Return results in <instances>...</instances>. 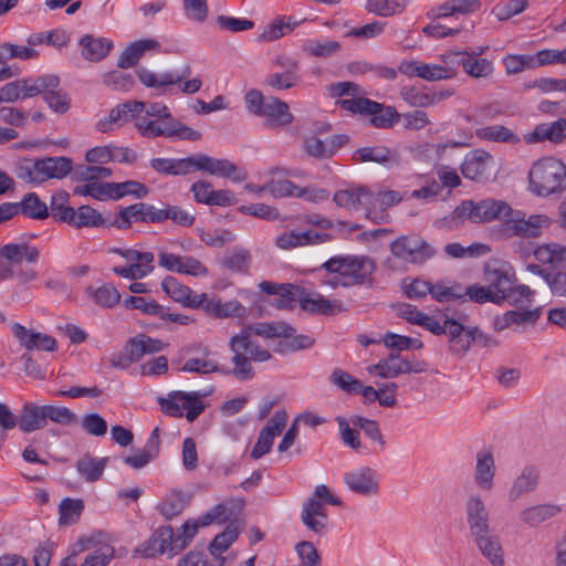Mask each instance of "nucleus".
Returning <instances> with one entry per match:
<instances>
[{
  "label": "nucleus",
  "mask_w": 566,
  "mask_h": 566,
  "mask_svg": "<svg viewBox=\"0 0 566 566\" xmlns=\"http://www.w3.org/2000/svg\"><path fill=\"white\" fill-rule=\"evenodd\" d=\"M113 200H118L125 196H134L143 199L148 195V188L136 180H127L124 182H112Z\"/></svg>",
  "instance_id": "052dcab7"
},
{
  "label": "nucleus",
  "mask_w": 566,
  "mask_h": 566,
  "mask_svg": "<svg viewBox=\"0 0 566 566\" xmlns=\"http://www.w3.org/2000/svg\"><path fill=\"white\" fill-rule=\"evenodd\" d=\"M344 483L359 495L371 496L378 492L379 481L375 470L360 467L344 474Z\"/></svg>",
  "instance_id": "6ab92c4d"
},
{
  "label": "nucleus",
  "mask_w": 566,
  "mask_h": 566,
  "mask_svg": "<svg viewBox=\"0 0 566 566\" xmlns=\"http://www.w3.org/2000/svg\"><path fill=\"white\" fill-rule=\"evenodd\" d=\"M301 306L306 312L324 315H333L344 311L339 301L324 298L321 294L304 297L301 301Z\"/></svg>",
  "instance_id": "37998d69"
},
{
  "label": "nucleus",
  "mask_w": 566,
  "mask_h": 566,
  "mask_svg": "<svg viewBox=\"0 0 566 566\" xmlns=\"http://www.w3.org/2000/svg\"><path fill=\"white\" fill-rule=\"evenodd\" d=\"M67 199L69 195L66 192L52 196L50 208L53 219L67 223L76 229L106 226V220L99 211L88 205H83L74 209L67 205Z\"/></svg>",
  "instance_id": "6e6552de"
},
{
  "label": "nucleus",
  "mask_w": 566,
  "mask_h": 566,
  "mask_svg": "<svg viewBox=\"0 0 566 566\" xmlns=\"http://www.w3.org/2000/svg\"><path fill=\"white\" fill-rule=\"evenodd\" d=\"M467 54L465 51H453L441 55L440 65L447 80L454 77L460 66L464 70Z\"/></svg>",
  "instance_id": "0e129e2a"
},
{
  "label": "nucleus",
  "mask_w": 566,
  "mask_h": 566,
  "mask_svg": "<svg viewBox=\"0 0 566 566\" xmlns=\"http://www.w3.org/2000/svg\"><path fill=\"white\" fill-rule=\"evenodd\" d=\"M124 306L126 308L139 310L142 313L151 316H163L164 306L158 304L156 301L147 300L143 296H128L124 300Z\"/></svg>",
  "instance_id": "69168bd1"
},
{
  "label": "nucleus",
  "mask_w": 566,
  "mask_h": 566,
  "mask_svg": "<svg viewBox=\"0 0 566 566\" xmlns=\"http://www.w3.org/2000/svg\"><path fill=\"white\" fill-rule=\"evenodd\" d=\"M464 513L470 537L493 530L489 510L479 493H473L467 497Z\"/></svg>",
  "instance_id": "9b49d317"
},
{
  "label": "nucleus",
  "mask_w": 566,
  "mask_h": 566,
  "mask_svg": "<svg viewBox=\"0 0 566 566\" xmlns=\"http://www.w3.org/2000/svg\"><path fill=\"white\" fill-rule=\"evenodd\" d=\"M534 255L544 264H558L566 260V248L559 243H546L536 248Z\"/></svg>",
  "instance_id": "4d7b16f0"
},
{
  "label": "nucleus",
  "mask_w": 566,
  "mask_h": 566,
  "mask_svg": "<svg viewBox=\"0 0 566 566\" xmlns=\"http://www.w3.org/2000/svg\"><path fill=\"white\" fill-rule=\"evenodd\" d=\"M24 98L43 94L46 90L59 87L60 80L56 75H43L39 77H29L18 80Z\"/></svg>",
  "instance_id": "79ce46f5"
},
{
  "label": "nucleus",
  "mask_w": 566,
  "mask_h": 566,
  "mask_svg": "<svg viewBox=\"0 0 566 566\" xmlns=\"http://www.w3.org/2000/svg\"><path fill=\"white\" fill-rule=\"evenodd\" d=\"M336 104L352 115H359L363 117H369V115L373 114V111L378 107V102L360 95L338 99Z\"/></svg>",
  "instance_id": "09e8293b"
},
{
  "label": "nucleus",
  "mask_w": 566,
  "mask_h": 566,
  "mask_svg": "<svg viewBox=\"0 0 566 566\" xmlns=\"http://www.w3.org/2000/svg\"><path fill=\"white\" fill-rule=\"evenodd\" d=\"M200 308L217 318L243 317L245 315V307L239 301L232 300L223 303L220 300L208 298L207 294Z\"/></svg>",
  "instance_id": "4c0bfd02"
},
{
  "label": "nucleus",
  "mask_w": 566,
  "mask_h": 566,
  "mask_svg": "<svg viewBox=\"0 0 566 566\" xmlns=\"http://www.w3.org/2000/svg\"><path fill=\"white\" fill-rule=\"evenodd\" d=\"M107 459H96L90 454H84L76 462L78 474L87 482L98 481L106 468Z\"/></svg>",
  "instance_id": "a18cd8bd"
},
{
  "label": "nucleus",
  "mask_w": 566,
  "mask_h": 566,
  "mask_svg": "<svg viewBox=\"0 0 566 566\" xmlns=\"http://www.w3.org/2000/svg\"><path fill=\"white\" fill-rule=\"evenodd\" d=\"M506 224L507 230L515 235L537 238L545 229L551 227L552 220L543 213L531 214L528 218H525L521 211L513 210V217L507 218Z\"/></svg>",
  "instance_id": "f8f14e48"
},
{
  "label": "nucleus",
  "mask_w": 566,
  "mask_h": 566,
  "mask_svg": "<svg viewBox=\"0 0 566 566\" xmlns=\"http://www.w3.org/2000/svg\"><path fill=\"white\" fill-rule=\"evenodd\" d=\"M391 254L410 264H423L436 254V250L421 237L401 235L389 245Z\"/></svg>",
  "instance_id": "9d476101"
},
{
  "label": "nucleus",
  "mask_w": 566,
  "mask_h": 566,
  "mask_svg": "<svg viewBox=\"0 0 566 566\" xmlns=\"http://www.w3.org/2000/svg\"><path fill=\"white\" fill-rule=\"evenodd\" d=\"M482 7L480 0H447L432 6L427 15L432 19H447L454 15H469L478 12Z\"/></svg>",
  "instance_id": "4be33fe9"
},
{
  "label": "nucleus",
  "mask_w": 566,
  "mask_h": 566,
  "mask_svg": "<svg viewBox=\"0 0 566 566\" xmlns=\"http://www.w3.org/2000/svg\"><path fill=\"white\" fill-rule=\"evenodd\" d=\"M339 50L340 43L328 39H308L302 45V51L313 57H329Z\"/></svg>",
  "instance_id": "8fccbe9b"
},
{
  "label": "nucleus",
  "mask_w": 566,
  "mask_h": 566,
  "mask_svg": "<svg viewBox=\"0 0 566 566\" xmlns=\"http://www.w3.org/2000/svg\"><path fill=\"white\" fill-rule=\"evenodd\" d=\"M129 360H139L146 354L158 353L164 349L165 344L159 339L146 335H138L129 340Z\"/></svg>",
  "instance_id": "de8ad7c7"
},
{
  "label": "nucleus",
  "mask_w": 566,
  "mask_h": 566,
  "mask_svg": "<svg viewBox=\"0 0 566 566\" xmlns=\"http://www.w3.org/2000/svg\"><path fill=\"white\" fill-rule=\"evenodd\" d=\"M399 72L408 76H418L424 81L436 82L447 80L440 63H422L420 61H405L399 65Z\"/></svg>",
  "instance_id": "f704fd0d"
},
{
  "label": "nucleus",
  "mask_w": 566,
  "mask_h": 566,
  "mask_svg": "<svg viewBox=\"0 0 566 566\" xmlns=\"http://www.w3.org/2000/svg\"><path fill=\"white\" fill-rule=\"evenodd\" d=\"M322 269L332 275L323 279L322 283L336 289L364 284L375 272L376 265L369 256L337 255L324 262Z\"/></svg>",
  "instance_id": "20e7f679"
},
{
  "label": "nucleus",
  "mask_w": 566,
  "mask_h": 566,
  "mask_svg": "<svg viewBox=\"0 0 566 566\" xmlns=\"http://www.w3.org/2000/svg\"><path fill=\"white\" fill-rule=\"evenodd\" d=\"M259 289L269 295H279L280 298L277 300L276 306L279 308H286L291 307L292 302L294 301L293 297V290L294 286L292 284H276L274 282L270 281H262L259 284Z\"/></svg>",
  "instance_id": "864d4df0"
},
{
  "label": "nucleus",
  "mask_w": 566,
  "mask_h": 566,
  "mask_svg": "<svg viewBox=\"0 0 566 566\" xmlns=\"http://www.w3.org/2000/svg\"><path fill=\"white\" fill-rule=\"evenodd\" d=\"M562 512V507L554 503H541L526 506L518 513L523 525L535 528L541 524L556 517Z\"/></svg>",
  "instance_id": "bb28decb"
},
{
  "label": "nucleus",
  "mask_w": 566,
  "mask_h": 566,
  "mask_svg": "<svg viewBox=\"0 0 566 566\" xmlns=\"http://www.w3.org/2000/svg\"><path fill=\"white\" fill-rule=\"evenodd\" d=\"M84 510V502L81 499L65 497L59 504V523L60 525L75 524Z\"/></svg>",
  "instance_id": "3c124183"
},
{
  "label": "nucleus",
  "mask_w": 566,
  "mask_h": 566,
  "mask_svg": "<svg viewBox=\"0 0 566 566\" xmlns=\"http://www.w3.org/2000/svg\"><path fill=\"white\" fill-rule=\"evenodd\" d=\"M301 521L304 526L317 535H324L328 526L326 507L315 500H305L302 504Z\"/></svg>",
  "instance_id": "5701e85b"
},
{
  "label": "nucleus",
  "mask_w": 566,
  "mask_h": 566,
  "mask_svg": "<svg viewBox=\"0 0 566 566\" xmlns=\"http://www.w3.org/2000/svg\"><path fill=\"white\" fill-rule=\"evenodd\" d=\"M144 107V102L129 101L123 103L111 111L108 123L99 122L97 127L99 130L105 132L108 128L111 129L112 125L119 126L122 123H126L130 119H135V122H137V117L143 114Z\"/></svg>",
  "instance_id": "473e14b6"
},
{
  "label": "nucleus",
  "mask_w": 566,
  "mask_h": 566,
  "mask_svg": "<svg viewBox=\"0 0 566 566\" xmlns=\"http://www.w3.org/2000/svg\"><path fill=\"white\" fill-rule=\"evenodd\" d=\"M18 206V213L21 212L32 219H45L49 216L48 206L41 201L36 193H28Z\"/></svg>",
  "instance_id": "6e6d98bb"
},
{
  "label": "nucleus",
  "mask_w": 566,
  "mask_h": 566,
  "mask_svg": "<svg viewBox=\"0 0 566 566\" xmlns=\"http://www.w3.org/2000/svg\"><path fill=\"white\" fill-rule=\"evenodd\" d=\"M503 64L507 74H517L526 69L536 67L535 55L509 54L503 57Z\"/></svg>",
  "instance_id": "338daca9"
},
{
  "label": "nucleus",
  "mask_w": 566,
  "mask_h": 566,
  "mask_svg": "<svg viewBox=\"0 0 566 566\" xmlns=\"http://www.w3.org/2000/svg\"><path fill=\"white\" fill-rule=\"evenodd\" d=\"M463 71L471 77L484 78L493 73L494 66L489 59H478L473 54L468 53Z\"/></svg>",
  "instance_id": "bf43d9fd"
},
{
  "label": "nucleus",
  "mask_w": 566,
  "mask_h": 566,
  "mask_svg": "<svg viewBox=\"0 0 566 566\" xmlns=\"http://www.w3.org/2000/svg\"><path fill=\"white\" fill-rule=\"evenodd\" d=\"M73 170L72 160L67 157H49L35 161V180L62 179Z\"/></svg>",
  "instance_id": "a878e982"
},
{
  "label": "nucleus",
  "mask_w": 566,
  "mask_h": 566,
  "mask_svg": "<svg viewBox=\"0 0 566 566\" xmlns=\"http://www.w3.org/2000/svg\"><path fill=\"white\" fill-rule=\"evenodd\" d=\"M426 364L420 361L411 363L397 354H389L386 359L367 367L369 374L378 375L381 378H396L402 374L422 373Z\"/></svg>",
  "instance_id": "ddd939ff"
},
{
  "label": "nucleus",
  "mask_w": 566,
  "mask_h": 566,
  "mask_svg": "<svg viewBox=\"0 0 566 566\" xmlns=\"http://www.w3.org/2000/svg\"><path fill=\"white\" fill-rule=\"evenodd\" d=\"M150 205L138 202L123 208L115 216L114 220L108 224L119 230H126L132 227L133 222H149Z\"/></svg>",
  "instance_id": "2f4dec72"
},
{
  "label": "nucleus",
  "mask_w": 566,
  "mask_h": 566,
  "mask_svg": "<svg viewBox=\"0 0 566 566\" xmlns=\"http://www.w3.org/2000/svg\"><path fill=\"white\" fill-rule=\"evenodd\" d=\"M161 287L174 301L191 308H200L206 301V293L193 294L190 287L182 285L172 276L165 277Z\"/></svg>",
  "instance_id": "b1692460"
},
{
  "label": "nucleus",
  "mask_w": 566,
  "mask_h": 566,
  "mask_svg": "<svg viewBox=\"0 0 566 566\" xmlns=\"http://www.w3.org/2000/svg\"><path fill=\"white\" fill-rule=\"evenodd\" d=\"M327 234L312 230L282 232L275 238V245L281 250H292L300 247L317 244L326 241Z\"/></svg>",
  "instance_id": "c85d7f7f"
},
{
  "label": "nucleus",
  "mask_w": 566,
  "mask_h": 566,
  "mask_svg": "<svg viewBox=\"0 0 566 566\" xmlns=\"http://www.w3.org/2000/svg\"><path fill=\"white\" fill-rule=\"evenodd\" d=\"M205 395L197 391H171L167 397H159L158 403L164 413L170 417H186L193 422L205 410L206 406L201 398Z\"/></svg>",
  "instance_id": "1a4fd4ad"
},
{
  "label": "nucleus",
  "mask_w": 566,
  "mask_h": 566,
  "mask_svg": "<svg viewBox=\"0 0 566 566\" xmlns=\"http://www.w3.org/2000/svg\"><path fill=\"white\" fill-rule=\"evenodd\" d=\"M541 315L539 310H533V311H507L502 316L495 317L494 319V329L496 332H502L512 325H521L524 323H532L534 324Z\"/></svg>",
  "instance_id": "c03bdc74"
},
{
  "label": "nucleus",
  "mask_w": 566,
  "mask_h": 566,
  "mask_svg": "<svg viewBox=\"0 0 566 566\" xmlns=\"http://www.w3.org/2000/svg\"><path fill=\"white\" fill-rule=\"evenodd\" d=\"M286 421L287 413L285 410L275 412V415L268 421L266 426L260 431L258 441L251 451V458L260 459L270 452L274 438L285 428Z\"/></svg>",
  "instance_id": "a211bd4d"
},
{
  "label": "nucleus",
  "mask_w": 566,
  "mask_h": 566,
  "mask_svg": "<svg viewBox=\"0 0 566 566\" xmlns=\"http://www.w3.org/2000/svg\"><path fill=\"white\" fill-rule=\"evenodd\" d=\"M370 197L365 217L376 224L388 222L389 214L386 210L402 200V196L395 190L378 191L377 193L371 192Z\"/></svg>",
  "instance_id": "412c9836"
},
{
  "label": "nucleus",
  "mask_w": 566,
  "mask_h": 566,
  "mask_svg": "<svg viewBox=\"0 0 566 566\" xmlns=\"http://www.w3.org/2000/svg\"><path fill=\"white\" fill-rule=\"evenodd\" d=\"M19 429L29 433L46 427L45 406L25 402L19 415Z\"/></svg>",
  "instance_id": "72a5a7b5"
},
{
  "label": "nucleus",
  "mask_w": 566,
  "mask_h": 566,
  "mask_svg": "<svg viewBox=\"0 0 566 566\" xmlns=\"http://www.w3.org/2000/svg\"><path fill=\"white\" fill-rule=\"evenodd\" d=\"M480 554L492 566H504V548L500 535L493 530L471 537Z\"/></svg>",
  "instance_id": "aec40b11"
},
{
  "label": "nucleus",
  "mask_w": 566,
  "mask_h": 566,
  "mask_svg": "<svg viewBox=\"0 0 566 566\" xmlns=\"http://www.w3.org/2000/svg\"><path fill=\"white\" fill-rule=\"evenodd\" d=\"M150 167L159 174L186 176L201 171L217 177L229 178L234 182L244 181L248 174L228 159L213 158L205 154H196L185 158H155Z\"/></svg>",
  "instance_id": "f03ea898"
},
{
  "label": "nucleus",
  "mask_w": 566,
  "mask_h": 566,
  "mask_svg": "<svg viewBox=\"0 0 566 566\" xmlns=\"http://www.w3.org/2000/svg\"><path fill=\"white\" fill-rule=\"evenodd\" d=\"M357 161H373L377 164L394 165L398 164L399 156L396 150H391L382 144H375L358 149L355 153Z\"/></svg>",
  "instance_id": "e433bc0d"
},
{
  "label": "nucleus",
  "mask_w": 566,
  "mask_h": 566,
  "mask_svg": "<svg viewBox=\"0 0 566 566\" xmlns=\"http://www.w3.org/2000/svg\"><path fill=\"white\" fill-rule=\"evenodd\" d=\"M82 46V55L91 62H98L105 59L114 44L109 39L95 38L91 34H85L80 40Z\"/></svg>",
  "instance_id": "c9c22d12"
},
{
  "label": "nucleus",
  "mask_w": 566,
  "mask_h": 566,
  "mask_svg": "<svg viewBox=\"0 0 566 566\" xmlns=\"http://www.w3.org/2000/svg\"><path fill=\"white\" fill-rule=\"evenodd\" d=\"M12 333L28 350L42 349L54 352L57 348L56 340L50 335L31 332L19 323L12 325Z\"/></svg>",
  "instance_id": "cd10ccee"
},
{
  "label": "nucleus",
  "mask_w": 566,
  "mask_h": 566,
  "mask_svg": "<svg viewBox=\"0 0 566 566\" xmlns=\"http://www.w3.org/2000/svg\"><path fill=\"white\" fill-rule=\"evenodd\" d=\"M484 277L486 283L489 284L488 286L491 290H493V293L502 295L504 301V294L513 284L514 275L511 274L510 271L505 270L504 268L486 265L484 271Z\"/></svg>",
  "instance_id": "a19ab883"
},
{
  "label": "nucleus",
  "mask_w": 566,
  "mask_h": 566,
  "mask_svg": "<svg viewBox=\"0 0 566 566\" xmlns=\"http://www.w3.org/2000/svg\"><path fill=\"white\" fill-rule=\"evenodd\" d=\"M294 333L295 328L282 321L260 322L244 326L240 333L233 335L229 342V348L232 353L231 361L233 364L231 374L238 380H249L254 376L251 360L262 363L271 359V353L255 345L251 339V334L264 338H284L291 337Z\"/></svg>",
  "instance_id": "f257e3e1"
},
{
  "label": "nucleus",
  "mask_w": 566,
  "mask_h": 566,
  "mask_svg": "<svg viewBox=\"0 0 566 566\" xmlns=\"http://www.w3.org/2000/svg\"><path fill=\"white\" fill-rule=\"evenodd\" d=\"M143 114L137 117L135 127L140 136L147 139L178 138L182 140H198L202 138L201 132L186 126L172 116L168 106L161 102H144Z\"/></svg>",
  "instance_id": "7ed1b4c3"
},
{
  "label": "nucleus",
  "mask_w": 566,
  "mask_h": 566,
  "mask_svg": "<svg viewBox=\"0 0 566 566\" xmlns=\"http://www.w3.org/2000/svg\"><path fill=\"white\" fill-rule=\"evenodd\" d=\"M158 46L155 40H139L129 44L119 55L117 65L120 69H129L135 66L144 53L150 49Z\"/></svg>",
  "instance_id": "ea45409f"
},
{
  "label": "nucleus",
  "mask_w": 566,
  "mask_h": 566,
  "mask_svg": "<svg viewBox=\"0 0 566 566\" xmlns=\"http://www.w3.org/2000/svg\"><path fill=\"white\" fill-rule=\"evenodd\" d=\"M494 161L492 156L483 149H475L467 155L461 170L465 178L478 179L489 174Z\"/></svg>",
  "instance_id": "c756f323"
},
{
  "label": "nucleus",
  "mask_w": 566,
  "mask_h": 566,
  "mask_svg": "<svg viewBox=\"0 0 566 566\" xmlns=\"http://www.w3.org/2000/svg\"><path fill=\"white\" fill-rule=\"evenodd\" d=\"M528 178L531 190L537 196L562 192L566 189V166L556 158H543L534 163Z\"/></svg>",
  "instance_id": "0eeeda50"
},
{
  "label": "nucleus",
  "mask_w": 566,
  "mask_h": 566,
  "mask_svg": "<svg viewBox=\"0 0 566 566\" xmlns=\"http://www.w3.org/2000/svg\"><path fill=\"white\" fill-rule=\"evenodd\" d=\"M243 102L249 114L263 118L265 126L280 128L293 123L294 116L286 102L275 96H264L261 91L251 88L244 93Z\"/></svg>",
  "instance_id": "39448f33"
},
{
  "label": "nucleus",
  "mask_w": 566,
  "mask_h": 566,
  "mask_svg": "<svg viewBox=\"0 0 566 566\" xmlns=\"http://www.w3.org/2000/svg\"><path fill=\"white\" fill-rule=\"evenodd\" d=\"M38 258L39 250L27 243H9L0 248V259H4L12 266L20 264L23 260L34 263Z\"/></svg>",
  "instance_id": "58836bf2"
},
{
  "label": "nucleus",
  "mask_w": 566,
  "mask_h": 566,
  "mask_svg": "<svg viewBox=\"0 0 566 566\" xmlns=\"http://www.w3.org/2000/svg\"><path fill=\"white\" fill-rule=\"evenodd\" d=\"M113 252L124 258L128 264H137L148 272L154 271L153 262L155 256L151 252H139L133 249H114Z\"/></svg>",
  "instance_id": "e2e57ef3"
},
{
  "label": "nucleus",
  "mask_w": 566,
  "mask_h": 566,
  "mask_svg": "<svg viewBox=\"0 0 566 566\" xmlns=\"http://www.w3.org/2000/svg\"><path fill=\"white\" fill-rule=\"evenodd\" d=\"M191 74V69L186 66L181 72L154 73L145 67L137 70L138 80L146 86L156 90H165L168 86L179 84Z\"/></svg>",
  "instance_id": "393cba45"
},
{
  "label": "nucleus",
  "mask_w": 566,
  "mask_h": 566,
  "mask_svg": "<svg viewBox=\"0 0 566 566\" xmlns=\"http://www.w3.org/2000/svg\"><path fill=\"white\" fill-rule=\"evenodd\" d=\"M175 539L176 537L171 526H160L153 533L149 539L138 548V552L146 558L164 554H167L168 557H174L179 554L172 551Z\"/></svg>",
  "instance_id": "dca6fc26"
},
{
  "label": "nucleus",
  "mask_w": 566,
  "mask_h": 566,
  "mask_svg": "<svg viewBox=\"0 0 566 566\" xmlns=\"http://www.w3.org/2000/svg\"><path fill=\"white\" fill-rule=\"evenodd\" d=\"M371 191L363 186L342 189L334 193L333 200L339 208L347 210H357L360 206L365 208V213L369 206Z\"/></svg>",
  "instance_id": "7c9ffc66"
},
{
  "label": "nucleus",
  "mask_w": 566,
  "mask_h": 566,
  "mask_svg": "<svg viewBox=\"0 0 566 566\" xmlns=\"http://www.w3.org/2000/svg\"><path fill=\"white\" fill-rule=\"evenodd\" d=\"M463 293L464 287L458 283L447 284L446 282H437L431 287V296L439 303L461 298Z\"/></svg>",
  "instance_id": "680f3d73"
},
{
  "label": "nucleus",
  "mask_w": 566,
  "mask_h": 566,
  "mask_svg": "<svg viewBox=\"0 0 566 566\" xmlns=\"http://www.w3.org/2000/svg\"><path fill=\"white\" fill-rule=\"evenodd\" d=\"M509 217H513V209L507 202L489 198L480 201H462L453 210L450 219L455 222L470 220L475 223H486L500 220L506 223Z\"/></svg>",
  "instance_id": "423d86ee"
},
{
  "label": "nucleus",
  "mask_w": 566,
  "mask_h": 566,
  "mask_svg": "<svg viewBox=\"0 0 566 566\" xmlns=\"http://www.w3.org/2000/svg\"><path fill=\"white\" fill-rule=\"evenodd\" d=\"M541 482L539 469L534 464L525 465L512 480L507 490V501L514 503L523 496L535 492Z\"/></svg>",
  "instance_id": "f3484780"
},
{
  "label": "nucleus",
  "mask_w": 566,
  "mask_h": 566,
  "mask_svg": "<svg viewBox=\"0 0 566 566\" xmlns=\"http://www.w3.org/2000/svg\"><path fill=\"white\" fill-rule=\"evenodd\" d=\"M566 138V119L541 124L526 137V142H544Z\"/></svg>",
  "instance_id": "49530a36"
},
{
  "label": "nucleus",
  "mask_w": 566,
  "mask_h": 566,
  "mask_svg": "<svg viewBox=\"0 0 566 566\" xmlns=\"http://www.w3.org/2000/svg\"><path fill=\"white\" fill-rule=\"evenodd\" d=\"M369 123L376 128H390L400 122V114L394 106L378 103V107L369 115Z\"/></svg>",
  "instance_id": "5fc2aeb1"
},
{
  "label": "nucleus",
  "mask_w": 566,
  "mask_h": 566,
  "mask_svg": "<svg viewBox=\"0 0 566 566\" xmlns=\"http://www.w3.org/2000/svg\"><path fill=\"white\" fill-rule=\"evenodd\" d=\"M158 264L171 272L191 276H207L208 269L198 259L190 255H177L166 251L158 254Z\"/></svg>",
  "instance_id": "2eb2a0df"
},
{
  "label": "nucleus",
  "mask_w": 566,
  "mask_h": 566,
  "mask_svg": "<svg viewBox=\"0 0 566 566\" xmlns=\"http://www.w3.org/2000/svg\"><path fill=\"white\" fill-rule=\"evenodd\" d=\"M496 464L491 449L483 448L475 454L473 481L478 489L484 492L493 491L495 486Z\"/></svg>",
  "instance_id": "4468645a"
},
{
  "label": "nucleus",
  "mask_w": 566,
  "mask_h": 566,
  "mask_svg": "<svg viewBox=\"0 0 566 566\" xmlns=\"http://www.w3.org/2000/svg\"><path fill=\"white\" fill-rule=\"evenodd\" d=\"M302 21H296L293 17H281L270 23L261 34L264 41H274L292 32Z\"/></svg>",
  "instance_id": "603ef678"
},
{
  "label": "nucleus",
  "mask_w": 566,
  "mask_h": 566,
  "mask_svg": "<svg viewBox=\"0 0 566 566\" xmlns=\"http://www.w3.org/2000/svg\"><path fill=\"white\" fill-rule=\"evenodd\" d=\"M504 296V301H507L511 305L523 308L530 306L533 302L534 291L524 284L516 286L512 284Z\"/></svg>",
  "instance_id": "774afa93"
},
{
  "label": "nucleus",
  "mask_w": 566,
  "mask_h": 566,
  "mask_svg": "<svg viewBox=\"0 0 566 566\" xmlns=\"http://www.w3.org/2000/svg\"><path fill=\"white\" fill-rule=\"evenodd\" d=\"M400 97L411 107H429L432 105V98H430V92L424 87L418 86H403L399 92Z\"/></svg>",
  "instance_id": "13d9d810"
}]
</instances>
